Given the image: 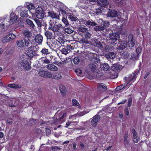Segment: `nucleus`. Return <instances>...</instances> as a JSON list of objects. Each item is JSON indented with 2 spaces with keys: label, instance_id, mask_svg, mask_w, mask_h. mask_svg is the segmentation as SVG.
<instances>
[{
  "label": "nucleus",
  "instance_id": "33",
  "mask_svg": "<svg viewBox=\"0 0 151 151\" xmlns=\"http://www.w3.org/2000/svg\"><path fill=\"white\" fill-rule=\"evenodd\" d=\"M127 45V42L125 41H123L120 43L119 46L120 48L121 49H124Z\"/></svg>",
  "mask_w": 151,
  "mask_h": 151
},
{
  "label": "nucleus",
  "instance_id": "64",
  "mask_svg": "<svg viewBox=\"0 0 151 151\" xmlns=\"http://www.w3.org/2000/svg\"><path fill=\"white\" fill-rule=\"evenodd\" d=\"M27 8L29 9H34L35 7L32 4H30L27 6Z\"/></svg>",
  "mask_w": 151,
  "mask_h": 151
},
{
  "label": "nucleus",
  "instance_id": "18",
  "mask_svg": "<svg viewBox=\"0 0 151 151\" xmlns=\"http://www.w3.org/2000/svg\"><path fill=\"white\" fill-rule=\"evenodd\" d=\"M46 66L47 69L52 71H55L58 70V67L52 64H48Z\"/></svg>",
  "mask_w": 151,
  "mask_h": 151
},
{
  "label": "nucleus",
  "instance_id": "50",
  "mask_svg": "<svg viewBox=\"0 0 151 151\" xmlns=\"http://www.w3.org/2000/svg\"><path fill=\"white\" fill-rule=\"evenodd\" d=\"M128 137V132H125V135L124 137V141L125 144H127L129 142L127 139Z\"/></svg>",
  "mask_w": 151,
  "mask_h": 151
},
{
  "label": "nucleus",
  "instance_id": "60",
  "mask_svg": "<svg viewBox=\"0 0 151 151\" xmlns=\"http://www.w3.org/2000/svg\"><path fill=\"white\" fill-rule=\"evenodd\" d=\"M103 25L102 26L103 27H104L105 28L106 27H108L109 26V22L107 21H105L104 22H103Z\"/></svg>",
  "mask_w": 151,
  "mask_h": 151
},
{
  "label": "nucleus",
  "instance_id": "44",
  "mask_svg": "<svg viewBox=\"0 0 151 151\" xmlns=\"http://www.w3.org/2000/svg\"><path fill=\"white\" fill-rule=\"evenodd\" d=\"M27 54L28 56L30 57H33L35 54V52L33 50H28Z\"/></svg>",
  "mask_w": 151,
  "mask_h": 151
},
{
  "label": "nucleus",
  "instance_id": "22",
  "mask_svg": "<svg viewBox=\"0 0 151 151\" xmlns=\"http://www.w3.org/2000/svg\"><path fill=\"white\" fill-rule=\"evenodd\" d=\"M81 21L86 25H91V26H95L97 25V24L94 22H91L89 21H87L83 19L81 20Z\"/></svg>",
  "mask_w": 151,
  "mask_h": 151
},
{
  "label": "nucleus",
  "instance_id": "48",
  "mask_svg": "<svg viewBox=\"0 0 151 151\" xmlns=\"http://www.w3.org/2000/svg\"><path fill=\"white\" fill-rule=\"evenodd\" d=\"M89 66L92 71H95L96 68L95 65L93 63H91L89 64Z\"/></svg>",
  "mask_w": 151,
  "mask_h": 151
},
{
  "label": "nucleus",
  "instance_id": "35",
  "mask_svg": "<svg viewBox=\"0 0 151 151\" xmlns=\"http://www.w3.org/2000/svg\"><path fill=\"white\" fill-rule=\"evenodd\" d=\"M62 21L65 24V28L67 27L69 25V24L68 20L67 19L65 18V17H63L62 19Z\"/></svg>",
  "mask_w": 151,
  "mask_h": 151
},
{
  "label": "nucleus",
  "instance_id": "25",
  "mask_svg": "<svg viewBox=\"0 0 151 151\" xmlns=\"http://www.w3.org/2000/svg\"><path fill=\"white\" fill-rule=\"evenodd\" d=\"M109 1L107 0H100L99 4L100 6L102 7L108 5Z\"/></svg>",
  "mask_w": 151,
  "mask_h": 151
},
{
  "label": "nucleus",
  "instance_id": "57",
  "mask_svg": "<svg viewBox=\"0 0 151 151\" xmlns=\"http://www.w3.org/2000/svg\"><path fill=\"white\" fill-rule=\"evenodd\" d=\"M75 71L77 75L78 76H80L82 73V70L79 68L76 69Z\"/></svg>",
  "mask_w": 151,
  "mask_h": 151
},
{
  "label": "nucleus",
  "instance_id": "13",
  "mask_svg": "<svg viewBox=\"0 0 151 151\" xmlns=\"http://www.w3.org/2000/svg\"><path fill=\"white\" fill-rule=\"evenodd\" d=\"M17 19V16L15 15L14 13L12 12L10 15V20L8 21V24L9 25L14 23L16 21Z\"/></svg>",
  "mask_w": 151,
  "mask_h": 151
},
{
  "label": "nucleus",
  "instance_id": "37",
  "mask_svg": "<svg viewBox=\"0 0 151 151\" xmlns=\"http://www.w3.org/2000/svg\"><path fill=\"white\" fill-rule=\"evenodd\" d=\"M46 71L44 70H39L38 73L40 76L45 78Z\"/></svg>",
  "mask_w": 151,
  "mask_h": 151
},
{
  "label": "nucleus",
  "instance_id": "34",
  "mask_svg": "<svg viewBox=\"0 0 151 151\" xmlns=\"http://www.w3.org/2000/svg\"><path fill=\"white\" fill-rule=\"evenodd\" d=\"M42 55H47L49 53V51L48 49L45 48H42L40 51Z\"/></svg>",
  "mask_w": 151,
  "mask_h": 151
},
{
  "label": "nucleus",
  "instance_id": "38",
  "mask_svg": "<svg viewBox=\"0 0 151 151\" xmlns=\"http://www.w3.org/2000/svg\"><path fill=\"white\" fill-rule=\"evenodd\" d=\"M64 6V4L60 1H57L56 2V7L58 9H60V8H63Z\"/></svg>",
  "mask_w": 151,
  "mask_h": 151
},
{
  "label": "nucleus",
  "instance_id": "26",
  "mask_svg": "<svg viewBox=\"0 0 151 151\" xmlns=\"http://www.w3.org/2000/svg\"><path fill=\"white\" fill-rule=\"evenodd\" d=\"M24 42V45H25L26 47H29V48L32 45V43L29 39H25Z\"/></svg>",
  "mask_w": 151,
  "mask_h": 151
},
{
  "label": "nucleus",
  "instance_id": "23",
  "mask_svg": "<svg viewBox=\"0 0 151 151\" xmlns=\"http://www.w3.org/2000/svg\"><path fill=\"white\" fill-rule=\"evenodd\" d=\"M131 85L130 83L129 85H128V82L127 83H126L124 84H122V85L119 86H117L116 88V89L117 90H120L124 88H126L127 87H129V86Z\"/></svg>",
  "mask_w": 151,
  "mask_h": 151
},
{
  "label": "nucleus",
  "instance_id": "54",
  "mask_svg": "<svg viewBox=\"0 0 151 151\" xmlns=\"http://www.w3.org/2000/svg\"><path fill=\"white\" fill-rule=\"evenodd\" d=\"M89 111L86 112L85 111L84 112H78L76 116L78 117H79L81 116H83V115H84L85 114H86L88 113Z\"/></svg>",
  "mask_w": 151,
  "mask_h": 151
},
{
  "label": "nucleus",
  "instance_id": "39",
  "mask_svg": "<svg viewBox=\"0 0 151 151\" xmlns=\"http://www.w3.org/2000/svg\"><path fill=\"white\" fill-rule=\"evenodd\" d=\"M23 34L28 38L32 36V33L27 30H24L23 32Z\"/></svg>",
  "mask_w": 151,
  "mask_h": 151
},
{
  "label": "nucleus",
  "instance_id": "31",
  "mask_svg": "<svg viewBox=\"0 0 151 151\" xmlns=\"http://www.w3.org/2000/svg\"><path fill=\"white\" fill-rule=\"evenodd\" d=\"M49 24L48 29L52 31L54 29V27H55V25L54 22L50 20L49 22Z\"/></svg>",
  "mask_w": 151,
  "mask_h": 151
},
{
  "label": "nucleus",
  "instance_id": "55",
  "mask_svg": "<svg viewBox=\"0 0 151 151\" xmlns=\"http://www.w3.org/2000/svg\"><path fill=\"white\" fill-rule=\"evenodd\" d=\"M60 50L63 54L65 55H67L68 53V50L65 48H63Z\"/></svg>",
  "mask_w": 151,
  "mask_h": 151
},
{
  "label": "nucleus",
  "instance_id": "59",
  "mask_svg": "<svg viewBox=\"0 0 151 151\" xmlns=\"http://www.w3.org/2000/svg\"><path fill=\"white\" fill-rule=\"evenodd\" d=\"M51 149L53 151H57L58 150H60L61 148L58 147L56 146H54L53 147H51Z\"/></svg>",
  "mask_w": 151,
  "mask_h": 151
},
{
  "label": "nucleus",
  "instance_id": "29",
  "mask_svg": "<svg viewBox=\"0 0 151 151\" xmlns=\"http://www.w3.org/2000/svg\"><path fill=\"white\" fill-rule=\"evenodd\" d=\"M16 44L19 47H22L24 46V42L23 40H19L16 41Z\"/></svg>",
  "mask_w": 151,
  "mask_h": 151
},
{
  "label": "nucleus",
  "instance_id": "15",
  "mask_svg": "<svg viewBox=\"0 0 151 151\" xmlns=\"http://www.w3.org/2000/svg\"><path fill=\"white\" fill-rule=\"evenodd\" d=\"M35 40L39 44L41 45L43 40L42 36L41 35H37L35 36Z\"/></svg>",
  "mask_w": 151,
  "mask_h": 151
},
{
  "label": "nucleus",
  "instance_id": "45",
  "mask_svg": "<svg viewBox=\"0 0 151 151\" xmlns=\"http://www.w3.org/2000/svg\"><path fill=\"white\" fill-rule=\"evenodd\" d=\"M40 60H41L42 61L43 60V63H44L45 64H49L50 63V60L47 59L46 57H42L40 59Z\"/></svg>",
  "mask_w": 151,
  "mask_h": 151
},
{
  "label": "nucleus",
  "instance_id": "19",
  "mask_svg": "<svg viewBox=\"0 0 151 151\" xmlns=\"http://www.w3.org/2000/svg\"><path fill=\"white\" fill-rule=\"evenodd\" d=\"M122 68V65L117 64H114L111 67V70L113 71L116 72V71L120 70Z\"/></svg>",
  "mask_w": 151,
  "mask_h": 151
},
{
  "label": "nucleus",
  "instance_id": "24",
  "mask_svg": "<svg viewBox=\"0 0 151 151\" xmlns=\"http://www.w3.org/2000/svg\"><path fill=\"white\" fill-rule=\"evenodd\" d=\"M45 35L48 39H50L54 37V35L52 32L48 31H46L45 32Z\"/></svg>",
  "mask_w": 151,
  "mask_h": 151
},
{
  "label": "nucleus",
  "instance_id": "30",
  "mask_svg": "<svg viewBox=\"0 0 151 151\" xmlns=\"http://www.w3.org/2000/svg\"><path fill=\"white\" fill-rule=\"evenodd\" d=\"M105 29V28L104 27H103L101 25L98 26L95 25V27H94V30L98 31H103Z\"/></svg>",
  "mask_w": 151,
  "mask_h": 151
},
{
  "label": "nucleus",
  "instance_id": "17",
  "mask_svg": "<svg viewBox=\"0 0 151 151\" xmlns=\"http://www.w3.org/2000/svg\"><path fill=\"white\" fill-rule=\"evenodd\" d=\"M136 78L134 74L133 76L132 74H130L127 78L125 77L124 79L125 81H126V83H127L128 82V85H129V82L132 81L134 82L135 81Z\"/></svg>",
  "mask_w": 151,
  "mask_h": 151
},
{
  "label": "nucleus",
  "instance_id": "58",
  "mask_svg": "<svg viewBox=\"0 0 151 151\" xmlns=\"http://www.w3.org/2000/svg\"><path fill=\"white\" fill-rule=\"evenodd\" d=\"M73 105L74 106H78L79 105L78 102L75 99H73L72 100Z\"/></svg>",
  "mask_w": 151,
  "mask_h": 151
},
{
  "label": "nucleus",
  "instance_id": "52",
  "mask_svg": "<svg viewBox=\"0 0 151 151\" xmlns=\"http://www.w3.org/2000/svg\"><path fill=\"white\" fill-rule=\"evenodd\" d=\"M80 61L79 58L78 57H75L73 59V62L75 64H78Z\"/></svg>",
  "mask_w": 151,
  "mask_h": 151
},
{
  "label": "nucleus",
  "instance_id": "3",
  "mask_svg": "<svg viewBox=\"0 0 151 151\" xmlns=\"http://www.w3.org/2000/svg\"><path fill=\"white\" fill-rule=\"evenodd\" d=\"M92 34L89 32H87L85 33L84 38L81 39L80 40V43H84L86 44H88L90 43V41L89 40L91 37Z\"/></svg>",
  "mask_w": 151,
  "mask_h": 151
},
{
  "label": "nucleus",
  "instance_id": "7",
  "mask_svg": "<svg viewBox=\"0 0 151 151\" xmlns=\"http://www.w3.org/2000/svg\"><path fill=\"white\" fill-rule=\"evenodd\" d=\"M104 57L110 62L113 63L116 58V54L113 52H109L105 54Z\"/></svg>",
  "mask_w": 151,
  "mask_h": 151
},
{
  "label": "nucleus",
  "instance_id": "47",
  "mask_svg": "<svg viewBox=\"0 0 151 151\" xmlns=\"http://www.w3.org/2000/svg\"><path fill=\"white\" fill-rule=\"evenodd\" d=\"M34 20L38 27H41L42 25V20H39L37 19H35Z\"/></svg>",
  "mask_w": 151,
  "mask_h": 151
},
{
  "label": "nucleus",
  "instance_id": "4",
  "mask_svg": "<svg viewBox=\"0 0 151 151\" xmlns=\"http://www.w3.org/2000/svg\"><path fill=\"white\" fill-rule=\"evenodd\" d=\"M16 37V35L12 33H9L2 38V42L3 43L11 41Z\"/></svg>",
  "mask_w": 151,
  "mask_h": 151
},
{
  "label": "nucleus",
  "instance_id": "28",
  "mask_svg": "<svg viewBox=\"0 0 151 151\" xmlns=\"http://www.w3.org/2000/svg\"><path fill=\"white\" fill-rule=\"evenodd\" d=\"M78 30L79 32L85 33L88 32V28H86L84 26H81L78 28Z\"/></svg>",
  "mask_w": 151,
  "mask_h": 151
},
{
  "label": "nucleus",
  "instance_id": "46",
  "mask_svg": "<svg viewBox=\"0 0 151 151\" xmlns=\"http://www.w3.org/2000/svg\"><path fill=\"white\" fill-rule=\"evenodd\" d=\"M67 16L68 18L72 21H76L78 20L77 17H73L70 14H68Z\"/></svg>",
  "mask_w": 151,
  "mask_h": 151
},
{
  "label": "nucleus",
  "instance_id": "1",
  "mask_svg": "<svg viewBox=\"0 0 151 151\" xmlns=\"http://www.w3.org/2000/svg\"><path fill=\"white\" fill-rule=\"evenodd\" d=\"M17 66L20 69H26L27 70H30L31 68L29 63L26 61L19 62L17 64Z\"/></svg>",
  "mask_w": 151,
  "mask_h": 151
},
{
  "label": "nucleus",
  "instance_id": "2",
  "mask_svg": "<svg viewBox=\"0 0 151 151\" xmlns=\"http://www.w3.org/2000/svg\"><path fill=\"white\" fill-rule=\"evenodd\" d=\"M107 17L114 18L117 17L119 18L121 17L120 13L114 10L109 9L106 14Z\"/></svg>",
  "mask_w": 151,
  "mask_h": 151
},
{
  "label": "nucleus",
  "instance_id": "51",
  "mask_svg": "<svg viewBox=\"0 0 151 151\" xmlns=\"http://www.w3.org/2000/svg\"><path fill=\"white\" fill-rule=\"evenodd\" d=\"M36 123V119H30L28 122V124L30 125H32L35 124Z\"/></svg>",
  "mask_w": 151,
  "mask_h": 151
},
{
  "label": "nucleus",
  "instance_id": "21",
  "mask_svg": "<svg viewBox=\"0 0 151 151\" xmlns=\"http://www.w3.org/2000/svg\"><path fill=\"white\" fill-rule=\"evenodd\" d=\"M47 17H50L52 19H58V15L53 11H49L48 12Z\"/></svg>",
  "mask_w": 151,
  "mask_h": 151
},
{
  "label": "nucleus",
  "instance_id": "10",
  "mask_svg": "<svg viewBox=\"0 0 151 151\" xmlns=\"http://www.w3.org/2000/svg\"><path fill=\"white\" fill-rule=\"evenodd\" d=\"M109 38L112 41L117 40L120 37L119 34L118 32L110 33L109 35Z\"/></svg>",
  "mask_w": 151,
  "mask_h": 151
},
{
  "label": "nucleus",
  "instance_id": "63",
  "mask_svg": "<svg viewBox=\"0 0 151 151\" xmlns=\"http://www.w3.org/2000/svg\"><path fill=\"white\" fill-rule=\"evenodd\" d=\"M118 73L117 72L113 73H112L111 77L112 78H117L118 76Z\"/></svg>",
  "mask_w": 151,
  "mask_h": 151
},
{
  "label": "nucleus",
  "instance_id": "53",
  "mask_svg": "<svg viewBox=\"0 0 151 151\" xmlns=\"http://www.w3.org/2000/svg\"><path fill=\"white\" fill-rule=\"evenodd\" d=\"M64 29L65 32L68 34H71L73 32V31L72 29L68 27H66V28L65 27Z\"/></svg>",
  "mask_w": 151,
  "mask_h": 151
},
{
  "label": "nucleus",
  "instance_id": "27",
  "mask_svg": "<svg viewBox=\"0 0 151 151\" xmlns=\"http://www.w3.org/2000/svg\"><path fill=\"white\" fill-rule=\"evenodd\" d=\"M60 93L62 95L65 94L66 92V89L65 87L63 85H61L60 86Z\"/></svg>",
  "mask_w": 151,
  "mask_h": 151
},
{
  "label": "nucleus",
  "instance_id": "12",
  "mask_svg": "<svg viewBox=\"0 0 151 151\" xmlns=\"http://www.w3.org/2000/svg\"><path fill=\"white\" fill-rule=\"evenodd\" d=\"M52 44L51 45L53 49H59L61 47L60 42L57 40H52L51 41Z\"/></svg>",
  "mask_w": 151,
  "mask_h": 151
},
{
  "label": "nucleus",
  "instance_id": "20",
  "mask_svg": "<svg viewBox=\"0 0 151 151\" xmlns=\"http://www.w3.org/2000/svg\"><path fill=\"white\" fill-rule=\"evenodd\" d=\"M133 140L134 142L137 143L138 142V136L137 133L135 131L134 129H132Z\"/></svg>",
  "mask_w": 151,
  "mask_h": 151
},
{
  "label": "nucleus",
  "instance_id": "41",
  "mask_svg": "<svg viewBox=\"0 0 151 151\" xmlns=\"http://www.w3.org/2000/svg\"><path fill=\"white\" fill-rule=\"evenodd\" d=\"M102 67V69L106 71L108 70L110 68V67L107 63H104L103 64Z\"/></svg>",
  "mask_w": 151,
  "mask_h": 151
},
{
  "label": "nucleus",
  "instance_id": "49",
  "mask_svg": "<svg viewBox=\"0 0 151 151\" xmlns=\"http://www.w3.org/2000/svg\"><path fill=\"white\" fill-rule=\"evenodd\" d=\"M21 16L22 17H28L27 10H24L20 14Z\"/></svg>",
  "mask_w": 151,
  "mask_h": 151
},
{
  "label": "nucleus",
  "instance_id": "11",
  "mask_svg": "<svg viewBox=\"0 0 151 151\" xmlns=\"http://www.w3.org/2000/svg\"><path fill=\"white\" fill-rule=\"evenodd\" d=\"M64 28L61 24L58 23L55 25L52 31L54 32H60L64 29Z\"/></svg>",
  "mask_w": 151,
  "mask_h": 151
},
{
  "label": "nucleus",
  "instance_id": "32",
  "mask_svg": "<svg viewBox=\"0 0 151 151\" xmlns=\"http://www.w3.org/2000/svg\"><path fill=\"white\" fill-rule=\"evenodd\" d=\"M8 86L9 87L15 89L20 88L21 87V85H18L16 84H9L8 85Z\"/></svg>",
  "mask_w": 151,
  "mask_h": 151
},
{
  "label": "nucleus",
  "instance_id": "16",
  "mask_svg": "<svg viewBox=\"0 0 151 151\" xmlns=\"http://www.w3.org/2000/svg\"><path fill=\"white\" fill-rule=\"evenodd\" d=\"M6 19H0V27L2 29H4L5 26L9 25Z\"/></svg>",
  "mask_w": 151,
  "mask_h": 151
},
{
  "label": "nucleus",
  "instance_id": "6",
  "mask_svg": "<svg viewBox=\"0 0 151 151\" xmlns=\"http://www.w3.org/2000/svg\"><path fill=\"white\" fill-rule=\"evenodd\" d=\"M66 115V113L61 111L58 113V112L56 113L55 115V116L57 117L59 123H62L64 122V118Z\"/></svg>",
  "mask_w": 151,
  "mask_h": 151
},
{
  "label": "nucleus",
  "instance_id": "43",
  "mask_svg": "<svg viewBox=\"0 0 151 151\" xmlns=\"http://www.w3.org/2000/svg\"><path fill=\"white\" fill-rule=\"evenodd\" d=\"M99 58L94 56L92 57L91 58V62L94 63H97L99 61Z\"/></svg>",
  "mask_w": 151,
  "mask_h": 151
},
{
  "label": "nucleus",
  "instance_id": "40",
  "mask_svg": "<svg viewBox=\"0 0 151 151\" xmlns=\"http://www.w3.org/2000/svg\"><path fill=\"white\" fill-rule=\"evenodd\" d=\"M43 0H34L35 4L37 5L38 7H40L41 6Z\"/></svg>",
  "mask_w": 151,
  "mask_h": 151
},
{
  "label": "nucleus",
  "instance_id": "5",
  "mask_svg": "<svg viewBox=\"0 0 151 151\" xmlns=\"http://www.w3.org/2000/svg\"><path fill=\"white\" fill-rule=\"evenodd\" d=\"M35 15L38 19L43 18L44 17V14L42 9L40 7H37L35 13Z\"/></svg>",
  "mask_w": 151,
  "mask_h": 151
},
{
  "label": "nucleus",
  "instance_id": "61",
  "mask_svg": "<svg viewBox=\"0 0 151 151\" xmlns=\"http://www.w3.org/2000/svg\"><path fill=\"white\" fill-rule=\"evenodd\" d=\"M132 99L131 97H130L128 100V107H130L132 105Z\"/></svg>",
  "mask_w": 151,
  "mask_h": 151
},
{
  "label": "nucleus",
  "instance_id": "8",
  "mask_svg": "<svg viewBox=\"0 0 151 151\" xmlns=\"http://www.w3.org/2000/svg\"><path fill=\"white\" fill-rule=\"evenodd\" d=\"M127 41V44L130 47H133L135 44V40L133 38V37L132 34H130L128 36Z\"/></svg>",
  "mask_w": 151,
  "mask_h": 151
},
{
  "label": "nucleus",
  "instance_id": "9",
  "mask_svg": "<svg viewBox=\"0 0 151 151\" xmlns=\"http://www.w3.org/2000/svg\"><path fill=\"white\" fill-rule=\"evenodd\" d=\"M101 119V116L99 115H96L92 118L91 121V124L93 127H96L98 123L100 121Z\"/></svg>",
  "mask_w": 151,
  "mask_h": 151
},
{
  "label": "nucleus",
  "instance_id": "36",
  "mask_svg": "<svg viewBox=\"0 0 151 151\" xmlns=\"http://www.w3.org/2000/svg\"><path fill=\"white\" fill-rule=\"evenodd\" d=\"M61 77L62 76L60 74L55 73L52 76V78L58 80L61 78Z\"/></svg>",
  "mask_w": 151,
  "mask_h": 151
},
{
  "label": "nucleus",
  "instance_id": "62",
  "mask_svg": "<svg viewBox=\"0 0 151 151\" xmlns=\"http://www.w3.org/2000/svg\"><path fill=\"white\" fill-rule=\"evenodd\" d=\"M59 41H58V42H60V47L61 46L62 47H63V45H62V44H63L65 42V41L63 40V39L62 38H60V39H59Z\"/></svg>",
  "mask_w": 151,
  "mask_h": 151
},
{
  "label": "nucleus",
  "instance_id": "42",
  "mask_svg": "<svg viewBox=\"0 0 151 151\" xmlns=\"http://www.w3.org/2000/svg\"><path fill=\"white\" fill-rule=\"evenodd\" d=\"M26 22L32 28H33L34 27V24H33V22L31 20L28 19H27Z\"/></svg>",
  "mask_w": 151,
  "mask_h": 151
},
{
  "label": "nucleus",
  "instance_id": "56",
  "mask_svg": "<svg viewBox=\"0 0 151 151\" xmlns=\"http://www.w3.org/2000/svg\"><path fill=\"white\" fill-rule=\"evenodd\" d=\"M52 77V75L50 72L46 71V73L45 78H51Z\"/></svg>",
  "mask_w": 151,
  "mask_h": 151
},
{
  "label": "nucleus",
  "instance_id": "14",
  "mask_svg": "<svg viewBox=\"0 0 151 151\" xmlns=\"http://www.w3.org/2000/svg\"><path fill=\"white\" fill-rule=\"evenodd\" d=\"M97 89L100 91L103 92L107 89L106 86L104 83H100L97 84Z\"/></svg>",
  "mask_w": 151,
  "mask_h": 151
}]
</instances>
